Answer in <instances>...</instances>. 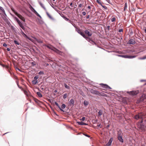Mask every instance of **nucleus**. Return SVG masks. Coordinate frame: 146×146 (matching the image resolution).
Returning a JSON list of instances; mask_svg holds the SVG:
<instances>
[{"mask_svg":"<svg viewBox=\"0 0 146 146\" xmlns=\"http://www.w3.org/2000/svg\"><path fill=\"white\" fill-rule=\"evenodd\" d=\"M84 32L89 37L91 36L92 35V33L89 32L88 30L85 31Z\"/></svg>","mask_w":146,"mask_h":146,"instance_id":"12","label":"nucleus"},{"mask_svg":"<svg viewBox=\"0 0 146 146\" xmlns=\"http://www.w3.org/2000/svg\"><path fill=\"white\" fill-rule=\"evenodd\" d=\"M141 97L143 99H146V95L143 94L142 95Z\"/></svg>","mask_w":146,"mask_h":146,"instance_id":"35","label":"nucleus"},{"mask_svg":"<svg viewBox=\"0 0 146 146\" xmlns=\"http://www.w3.org/2000/svg\"><path fill=\"white\" fill-rule=\"evenodd\" d=\"M93 94L97 95L99 96H105V94L102 92H90Z\"/></svg>","mask_w":146,"mask_h":146,"instance_id":"4","label":"nucleus"},{"mask_svg":"<svg viewBox=\"0 0 146 146\" xmlns=\"http://www.w3.org/2000/svg\"><path fill=\"white\" fill-rule=\"evenodd\" d=\"M88 8L89 9H90L91 8V7L90 6H88Z\"/></svg>","mask_w":146,"mask_h":146,"instance_id":"59","label":"nucleus"},{"mask_svg":"<svg viewBox=\"0 0 146 146\" xmlns=\"http://www.w3.org/2000/svg\"><path fill=\"white\" fill-rule=\"evenodd\" d=\"M17 69H18L19 70H19V69L18 68H17Z\"/></svg>","mask_w":146,"mask_h":146,"instance_id":"63","label":"nucleus"},{"mask_svg":"<svg viewBox=\"0 0 146 146\" xmlns=\"http://www.w3.org/2000/svg\"><path fill=\"white\" fill-rule=\"evenodd\" d=\"M102 114V111L100 110L98 112V116H100Z\"/></svg>","mask_w":146,"mask_h":146,"instance_id":"28","label":"nucleus"},{"mask_svg":"<svg viewBox=\"0 0 146 146\" xmlns=\"http://www.w3.org/2000/svg\"><path fill=\"white\" fill-rule=\"evenodd\" d=\"M101 125L100 124L98 125H97V126L98 127H100V126Z\"/></svg>","mask_w":146,"mask_h":146,"instance_id":"60","label":"nucleus"},{"mask_svg":"<svg viewBox=\"0 0 146 146\" xmlns=\"http://www.w3.org/2000/svg\"><path fill=\"white\" fill-rule=\"evenodd\" d=\"M129 94L135 96L138 93L137 92H127Z\"/></svg>","mask_w":146,"mask_h":146,"instance_id":"14","label":"nucleus"},{"mask_svg":"<svg viewBox=\"0 0 146 146\" xmlns=\"http://www.w3.org/2000/svg\"><path fill=\"white\" fill-rule=\"evenodd\" d=\"M112 140H113L112 138H111L109 140V141H108V142L106 144V145L107 146H110L111 144Z\"/></svg>","mask_w":146,"mask_h":146,"instance_id":"16","label":"nucleus"},{"mask_svg":"<svg viewBox=\"0 0 146 146\" xmlns=\"http://www.w3.org/2000/svg\"><path fill=\"white\" fill-rule=\"evenodd\" d=\"M84 105L86 106L89 104V102L88 101L85 100L84 102Z\"/></svg>","mask_w":146,"mask_h":146,"instance_id":"27","label":"nucleus"},{"mask_svg":"<svg viewBox=\"0 0 146 146\" xmlns=\"http://www.w3.org/2000/svg\"><path fill=\"white\" fill-rule=\"evenodd\" d=\"M107 29L108 31H109L110 29V26H108L107 27Z\"/></svg>","mask_w":146,"mask_h":146,"instance_id":"51","label":"nucleus"},{"mask_svg":"<svg viewBox=\"0 0 146 146\" xmlns=\"http://www.w3.org/2000/svg\"><path fill=\"white\" fill-rule=\"evenodd\" d=\"M3 67H5V68H7L8 70V71L11 74V73L10 70V68H9V67L8 66H7V65H6V66H5V65H3Z\"/></svg>","mask_w":146,"mask_h":146,"instance_id":"21","label":"nucleus"},{"mask_svg":"<svg viewBox=\"0 0 146 146\" xmlns=\"http://www.w3.org/2000/svg\"><path fill=\"white\" fill-rule=\"evenodd\" d=\"M78 124L79 125H86L87 124L82 122H78Z\"/></svg>","mask_w":146,"mask_h":146,"instance_id":"23","label":"nucleus"},{"mask_svg":"<svg viewBox=\"0 0 146 146\" xmlns=\"http://www.w3.org/2000/svg\"><path fill=\"white\" fill-rule=\"evenodd\" d=\"M100 85L103 88V89L104 90H108L110 89H111L112 88L109 86L108 85L103 84H100Z\"/></svg>","mask_w":146,"mask_h":146,"instance_id":"3","label":"nucleus"},{"mask_svg":"<svg viewBox=\"0 0 146 146\" xmlns=\"http://www.w3.org/2000/svg\"><path fill=\"white\" fill-rule=\"evenodd\" d=\"M3 46H5V47H6L7 46V44H6L5 43H4L3 44Z\"/></svg>","mask_w":146,"mask_h":146,"instance_id":"50","label":"nucleus"},{"mask_svg":"<svg viewBox=\"0 0 146 146\" xmlns=\"http://www.w3.org/2000/svg\"><path fill=\"white\" fill-rule=\"evenodd\" d=\"M119 32H123V29H121L119 30Z\"/></svg>","mask_w":146,"mask_h":146,"instance_id":"49","label":"nucleus"},{"mask_svg":"<svg viewBox=\"0 0 146 146\" xmlns=\"http://www.w3.org/2000/svg\"><path fill=\"white\" fill-rule=\"evenodd\" d=\"M145 114L144 113H140L136 115L134 117L135 119H142L141 123H142L143 121V119L145 117Z\"/></svg>","mask_w":146,"mask_h":146,"instance_id":"1","label":"nucleus"},{"mask_svg":"<svg viewBox=\"0 0 146 146\" xmlns=\"http://www.w3.org/2000/svg\"><path fill=\"white\" fill-rule=\"evenodd\" d=\"M72 3H71L70 4V5L72 7H73V6H72Z\"/></svg>","mask_w":146,"mask_h":146,"instance_id":"57","label":"nucleus"},{"mask_svg":"<svg viewBox=\"0 0 146 146\" xmlns=\"http://www.w3.org/2000/svg\"><path fill=\"white\" fill-rule=\"evenodd\" d=\"M1 15L2 17L4 20H5L6 19V15L5 13H4L3 14H2V15Z\"/></svg>","mask_w":146,"mask_h":146,"instance_id":"20","label":"nucleus"},{"mask_svg":"<svg viewBox=\"0 0 146 146\" xmlns=\"http://www.w3.org/2000/svg\"><path fill=\"white\" fill-rule=\"evenodd\" d=\"M25 94L26 95V96H27L28 98H33V97L31 95L30 93V92H24Z\"/></svg>","mask_w":146,"mask_h":146,"instance_id":"9","label":"nucleus"},{"mask_svg":"<svg viewBox=\"0 0 146 146\" xmlns=\"http://www.w3.org/2000/svg\"><path fill=\"white\" fill-rule=\"evenodd\" d=\"M119 56L123 58H132L135 57L134 56H128L127 55H119Z\"/></svg>","mask_w":146,"mask_h":146,"instance_id":"5","label":"nucleus"},{"mask_svg":"<svg viewBox=\"0 0 146 146\" xmlns=\"http://www.w3.org/2000/svg\"><path fill=\"white\" fill-rule=\"evenodd\" d=\"M69 95V94H64L63 96V98L64 99H65L67 98V97H68Z\"/></svg>","mask_w":146,"mask_h":146,"instance_id":"30","label":"nucleus"},{"mask_svg":"<svg viewBox=\"0 0 146 146\" xmlns=\"http://www.w3.org/2000/svg\"><path fill=\"white\" fill-rule=\"evenodd\" d=\"M55 0H52V1H55Z\"/></svg>","mask_w":146,"mask_h":146,"instance_id":"64","label":"nucleus"},{"mask_svg":"<svg viewBox=\"0 0 146 146\" xmlns=\"http://www.w3.org/2000/svg\"><path fill=\"white\" fill-rule=\"evenodd\" d=\"M46 46L48 48L51 49L52 50H54V49L55 48V47H53L52 45L50 44H48Z\"/></svg>","mask_w":146,"mask_h":146,"instance_id":"15","label":"nucleus"},{"mask_svg":"<svg viewBox=\"0 0 146 146\" xmlns=\"http://www.w3.org/2000/svg\"><path fill=\"white\" fill-rule=\"evenodd\" d=\"M21 33L22 34V35L25 37H26L27 38H28V39H29L31 41L33 42V40L32 39L29 38L28 37L27 35L26 34H25L22 30L21 29Z\"/></svg>","mask_w":146,"mask_h":146,"instance_id":"10","label":"nucleus"},{"mask_svg":"<svg viewBox=\"0 0 146 146\" xmlns=\"http://www.w3.org/2000/svg\"><path fill=\"white\" fill-rule=\"evenodd\" d=\"M85 117H83L81 119H80V120L82 121H84L85 120Z\"/></svg>","mask_w":146,"mask_h":146,"instance_id":"45","label":"nucleus"},{"mask_svg":"<svg viewBox=\"0 0 146 146\" xmlns=\"http://www.w3.org/2000/svg\"><path fill=\"white\" fill-rule=\"evenodd\" d=\"M85 38L89 42H90V41H91L92 42L94 43V42L92 40H91L90 38L86 36V37H85Z\"/></svg>","mask_w":146,"mask_h":146,"instance_id":"19","label":"nucleus"},{"mask_svg":"<svg viewBox=\"0 0 146 146\" xmlns=\"http://www.w3.org/2000/svg\"><path fill=\"white\" fill-rule=\"evenodd\" d=\"M123 133L121 132H118L117 133V139L118 140L122 143L124 142L123 139L122 138Z\"/></svg>","mask_w":146,"mask_h":146,"instance_id":"2","label":"nucleus"},{"mask_svg":"<svg viewBox=\"0 0 146 146\" xmlns=\"http://www.w3.org/2000/svg\"><path fill=\"white\" fill-rule=\"evenodd\" d=\"M33 38H34L36 40V41L38 43H42V41L41 40H40L37 39L35 37H33Z\"/></svg>","mask_w":146,"mask_h":146,"instance_id":"18","label":"nucleus"},{"mask_svg":"<svg viewBox=\"0 0 146 146\" xmlns=\"http://www.w3.org/2000/svg\"><path fill=\"white\" fill-rule=\"evenodd\" d=\"M34 100L37 103H38L39 102V101L36 98H34Z\"/></svg>","mask_w":146,"mask_h":146,"instance_id":"34","label":"nucleus"},{"mask_svg":"<svg viewBox=\"0 0 146 146\" xmlns=\"http://www.w3.org/2000/svg\"><path fill=\"white\" fill-rule=\"evenodd\" d=\"M84 2H83V3L82 2V3H80L79 4V7H84Z\"/></svg>","mask_w":146,"mask_h":146,"instance_id":"29","label":"nucleus"},{"mask_svg":"<svg viewBox=\"0 0 146 146\" xmlns=\"http://www.w3.org/2000/svg\"><path fill=\"white\" fill-rule=\"evenodd\" d=\"M47 15L48 16L49 18L50 19H53V18L52 17V16L50 15L48 13H46Z\"/></svg>","mask_w":146,"mask_h":146,"instance_id":"26","label":"nucleus"},{"mask_svg":"<svg viewBox=\"0 0 146 146\" xmlns=\"http://www.w3.org/2000/svg\"><path fill=\"white\" fill-rule=\"evenodd\" d=\"M7 51H9L10 50V49L9 48H7Z\"/></svg>","mask_w":146,"mask_h":146,"instance_id":"56","label":"nucleus"},{"mask_svg":"<svg viewBox=\"0 0 146 146\" xmlns=\"http://www.w3.org/2000/svg\"><path fill=\"white\" fill-rule=\"evenodd\" d=\"M38 76H36L34 78V80H37V79L38 78Z\"/></svg>","mask_w":146,"mask_h":146,"instance_id":"38","label":"nucleus"},{"mask_svg":"<svg viewBox=\"0 0 146 146\" xmlns=\"http://www.w3.org/2000/svg\"><path fill=\"white\" fill-rule=\"evenodd\" d=\"M14 43L16 44H18V45H19V42H18L17 41V40H15L14 41Z\"/></svg>","mask_w":146,"mask_h":146,"instance_id":"39","label":"nucleus"},{"mask_svg":"<svg viewBox=\"0 0 146 146\" xmlns=\"http://www.w3.org/2000/svg\"><path fill=\"white\" fill-rule=\"evenodd\" d=\"M37 94L39 97H42V95L41 94L40 92H37Z\"/></svg>","mask_w":146,"mask_h":146,"instance_id":"22","label":"nucleus"},{"mask_svg":"<svg viewBox=\"0 0 146 146\" xmlns=\"http://www.w3.org/2000/svg\"><path fill=\"white\" fill-rule=\"evenodd\" d=\"M146 33V29H145L144 31Z\"/></svg>","mask_w":146,"mask_h":146,"instance_id":"61","label":"nucleus"},{"mask_svg":"<svg viewBox=\"0 0 146 146\" xmlns=\"http://www.w3.org/2000/svg\"><path fill=\"white\" fill-rule=\"evenodd\" d=\"M127 3H125V6L124 7V11L125 10L127 9Z\"/></svg>","mask_w":146,"mask_h":146,"instance_id":"37","label":"nucleus"},{"mask_svg":"<svg viewBox=\"0 0 146 146\" xmlns=\"http://www.w3.org/2000/svg\"><path fill=\"white\" fill-rule=\"evenodd\" d=\"M12 11H13V12L16 15V13H17L13 9H11Z\"/></svg>","mask_w":146,"mask_h":146,"instance_id":"47","label":"nucleus"},{"mask_svg":"<svg viewBox=\"0 0 146 146\" xmlns=\"http://www.w3.org/2000/svg\"><path fill=\"white\" fill-rule=\"evenodd\" d=\"M116 20V19L115 17H113L111 19V21L112 22H114Z\"/></svg>","mask_w":146,"mask_h":146,"instance_id":"33","label":"nucleus"},{"mask_svg":"<svg viewBox=\"0 0 146 146\" xmlns=\"http://www.w3.org/2000/svg\"><path fill=\"white\" fill-rule=\"evenodd\" d=\"M39 74H44V72L43 71H41L39 73Z\"/></svg>","mask_w":146,"mask_h":146,"instance_id":"54","label":"nucleus"},{"mask_svg":"<svg viewBox=\"0 0 146 146\" xmlns=\"http://www.w3.org/2000/svg\"><path fill=\"white\" fill-rule=\"evenodd\" d=\"M15 20L17 21L18 22L20 20L16 17H15Z\"/></svg>","mask_w":146,"mask_h":146,"instance_id":"44","label":"nucleus"},{"mask_svg":"<svg viewBox=\"0 0 146 146\" xmlns=\"http://www.w3.org/2000/svg\"><path fill=\"white\" fill-rule=\"evenodd\" d=\"M83 15H86V13L85 12H83L82 13Z\"/></svg>","mask_w":146,"mask_h":146,"instance_id":"52","label":"nucleus"},{"mask_svg":"<svg viewBox=\"0 0 146 146\" xmlns=\"http://www.w3.org/2000/svg\"><path fill=\"white\" fill-rule=\"evenodd\" d=\"M104 8V9H107V7H106L105 6H104L103 5H101Z\"/></svg>","mask_w":146,"mask_h":146,"instance_id":"46","label":"nucleus"},{"mask_svg":"<svg viewBox=\"0 0 146 146\" xmlns=\"http://www.w3.org/2000/svg\"><path fill=\"white\" fill-rule=\"evenodd\" d=\"M89 17H90V15H88L86 17V18L87 19H88L89 18Z\"/></svg>","mask_w":146,"mask_h":146,"instance_id":"55","label":"nucleus"},{"mask_svg":"<svg viewBox=\"0 0 146 146\" xmlns=\"http://www.w3.org/2000/svg\"><path fill=\"white\" fill-rule=\"evenodd\" d=\"M55 104L62 111H64L58 105V104L56 102H55Z\"/></svg>","mask_w":146,"mask_h":146,"instance_id":"24","label":"nucleus"},{"mask_svg":"<svg viewBox=\"0 0 146 146\" xmlns=\"http://www.w3.org/2000/svg\"><path fill=\"white\" fill-rule=\"evenodd\" d=\"M80 34L84 38H85V37H86V36H85V35L84 34V33H83L81 32H80Z\"/></svg>","mask_w":146,"mask_h":146,"instance_id":"31","label":"nucleus"},{"mask_svg":"<svg viewBox=\"0 0 146 146\" xmlns=\"http://www.w3.org/2000/svg\"><path fill=\"white\" fill-rule=\"evenodd\" d=\"M146 85V83H145L144 84V85Z\"/></svg>","mask_w":146,"mask_h":146,"instance_id":"62","label":"nucleus"},{"mask_svg":"<svg viewBox=\"0 0 146 146\" xmlns=\"http://www.w3.org/2000/svg\"><path fill=\"white\" fill-rule=\"evenodd\" d=\"M96 2L100 5H102V4L100 2V0H97Z\"/></svg>","mask_w":146,"mask_h":146,"instance_id":"40","label":"nucleus"},{"mask_svg":"<svg viewBox=\"0 0 146 146\" xmlns=\"http://www.w3.org/2000/svg\"><path fill=\"white\" fill-rule=\"evenodd\" d=\"M32 9L31 10L35 14H36L37 16L39 17L40 18H41V16L38 13L35 11V10L32 7H31Z\"/></svg>","mask_w":146,"mask_h":146,"instance_id":"7","label":"nucleus"},{"mask_svg":"<svg viewBox=\"0 0 146 146\" xmlns=\"http://www.w3.org/2000/svg\"><path fill=\"white\" fill-rule=\"evenodd\" d=\"M106 0L109 3H110V0Z\"/></svg>","mask_w":146,"mask_h":146,"instance_id":"58","label":"nucleus"},{"mask_svg":"<svg viewBox=\"0 0 146 146\" xmlns=\"http://www.w3.org/2000/svg\"><path fill=\"white\" fill-rule=\"evenodd\" d=\"M16 15L20 19L23 21H25V18L23 17L21 15L19 14L18 13H16Z\"/></svg>","mask_w":146,"mask_h":146,"instance_id":"6","label":"nucleus"},{"mask_svg":"<svg viewBox=\"0 0 146 146\" xmlns=\"http://www.w3.org/2000/svg\"><path fill=\"white\" fill-rule=\"evenodd\" d=\"M74 103V101L73 99H71L69 102L68 106H73Z\"/></svg>","mask_w":146,"mask_h":146,"instance_id":"11","label":"nucleus"},{"mask_svg":"<svg viewBox=\"0 0 146 146\" xmlns=\"http://www.w3.org/2000/svg\"><path fill=\"white\" fill-rule=\"evenodd\" d=\"M140 82H146V80H140Z\"/></svg>","mask_w":146,"mask_h":146,"instance_id":"48","label":"nucleus"},{"mask_svg":"<svg viewBox=\"0 0 146 146\" xmlns=\"http://www.w3.org/2000/svg\"><path fill=\"white\" fill-rule=\"evenodd\" d=\"M84 135L86 137H90L89 135H88L87 134H84Z\"/></svg>","mask_w":146,"mask_h":146,"instance_id":"53","label":"nucleus"},{"mask_svg":"<svg viewBox=\"0 0 146 146\" xmlns=\"http://www.w3.org/2000/svg\"><path fill=\"white\" fill-rule=\"evenodd\" d=\"M66 107V105L64 104H63L61 106V108L64 109Z\"/></svg>","mask_w":146,"mask_h":146,"instance_id":"36","label":"nucleus"},{"mask_svg":"<svg viewBox=\"0 0 146 146\" xmlns=\"http://www.w3.org/2000/svg\"><path fill=\"white\" fill-rule=\"evenodd\" d=\"M31 65L33 66L36 65V62H33L31 63Z\"/></svg>","mask_w":146,"mask_h":146,"instance_id":"42","label":"nucleus"},{"mask_svg":"<svg viewBox=\"0 0 146 146\" xmlns=\"http://www.w3.org/2000/svg\"><path fill=\"white\" fill-rule=\"evenodd\" d=\"M65 87L66 88H69V86L68 85H67L66 84H65L64 85Z\"/></svg>","mask_w":146,"mask_h":146,"instance_id":"43","label":"nucleus"},{"mask_svg":"<svg viewBox=\"0 0 146 146\" xmlns=\"http://www.w3.org/2000/svg\"><path fill=\"white\" fill-rule=\"evenodd\" d=\"M146 59V55L142 57H141L139 58V59L140 60H144Z\"/></svg>","mask_w":146,"mask_h":146,"instance_id":"32","label":"nucleus"},{"mask_svg":"<svg viewBox=\"0 0 146 146\" xmlns=\"http://www.w3.org/2000/svg\"><path fill=\"white\" fill-rule=\"evenodd\" d=\"M37 83V80H33L32 82V83L33 84L35 85Z\"/></svg>","mask_w":146,"mask_h":146,"instance_id":"25","label":"nucleus"},{"mask_svg":"<svg viewBox=\"0 0 146 146\" xmlns=\"http://www.w3.org/2000/svg\"><path fill=\"white\" fill-rule=\"evenodd\" d=\"M17 23L19 26L22 28L23 29H25V28L23 26L22 23L20 21L17 22Z\"/></svg>","mask_w":146,"mask_h":146,"instance_id":"13","label":"nucleus"},{"mask_svg":"<svg viewBox=\"0 0 146 146\" xmlns=\"http://www.w3.org/2000/svg\"><path fill=\"white\" fill-rule=\"evenodd\" d=\"M54 51L56 53L59 54H60L61 53V52L60 51H59L56 48H54Z\"/></svg>","mask_w":146,"mask_h":146,"instance_id":"17","label":"nucleus"},{"mask_svg":"<svg viewBox=\"0 0 146 146\" xmlns=\"http://www.w3.org/2000/svg\"><path fill=\"white\" fill-rule=\"evenodd\" d=\"M39 3H40L41 6V7H42L44 9H45V7L43 6V5L40 2Z\"/></svg>","mask_w":146,"mask_h":146,"instance_id":"41","label":"nucleus"},{"mask_svg":"<svg viewBox=\"0 0 146 146\" xmlns=\"http://www.w3.org/2000/svg\"><path fill=\"white\" fill-rule=\"evenodd\" d=\"M135 43V41L134 39H131L128 42L127 44H134Z\"/></svg>","mask_w":146,"mask_h":146,"instance_id":"8","label":"nucleus"}]
</instances>
